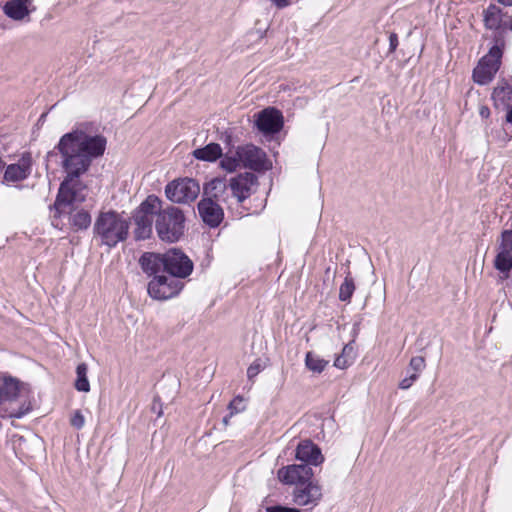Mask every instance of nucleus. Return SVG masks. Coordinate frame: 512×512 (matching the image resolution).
Segmentation results:
<instances>
[{"label":"nucleus","instance_id":"nucleus-1","mask_svg":"<svg viewBox=\"0 0 512 512\" xmlns=\"http://www.w3.org/2000/svg\"><path fill=\"white\" fill-rule=\"evenodd\" d=\"M107 146V139L102 134H91L81 126L61 136L55 149L62 158L61 167L66 172L61 181L53 205L54 218H60L63 208L85 201L81 192L87 188L81 180L93 161L102 157Z\"/></svg>","mask_w":512,"mask_h":512},{"label":"nucleus","instance_id":"nucleus-2","mask_svg":"<svg viewBox=\"0 0 512 512\" xmlns=\"http://www.w3.org/2000/svg\"><path fill=\"white\" fill-rule=\"evenodd\" d=\"M138 263L148 277L155 273H166L185 279L194 269L193 261L180 248H170L164 253L144 252Z\"/></svg>","mask_w":512,"mask_h":512},{"label":"nucleus","instance_id":"nucleus-3","mask_svg":"<svg viewBox=\"0 0 512 512\" xmlns=\"http://www.w3.org/2000/svg\"><path fill=\"white\" fill-rule=\"evenodd\" d=\"M130 224V218L115 210L100 211L93 225L94 238H100V245L114 248L127 240Z\"/></svg>","mask_w":512,"mask_h":512},{"label":"nucleus","instance_id":"nucleus-4","mask_svg":"<svg viewBox=\"0 0 512 512\" xmlns=\"http://www.w3.org/2000/svg\"><path fill=\"white\" fill-rule=\"evenodd\" d=\"M185 221V215L179 207L168 205L160 209L155 219L158 238L170 244L178 242L184 236Z\"/></svg>","mask_w":512,"mask_h":512},{"label":"nucleus","instance_id":"nucleus-5","mask_svg":"<svg viewBox=\"0 0 512 512\" xmlns=\"http://www.w3.org/2000/svg\"><path fill=\"white\" fill-rule=\"evenodd\" d=\"M494 44L488 53L484 55L473 69L472 78L478 85H487L495 77L502 64V57L505 48V39L502 35H494Z\"/></svg>","mask_w":512,"mask_h":512},{"label":"nucleus","instance_id":"nucleus-6","mask_svg":"<svg viewBox=\"0 0 512 512\" xmlns=\"http://www.w3.org/2000/svg\"><path fill=\"white\" fill-rule=\"evenodd\" d=\"M284 127L283 113L274 106L258 112V134L260 142H276L279 145L280 133Z\"/></svg>","mask_w":512,"mask_h":512},{"label":"nucleus","instance_id":"nucleus-7","mask_svg":"<svg viewBox=\"0 0 512 512\" xmlns=\"http://www.w3.org/2000/svg\"><path fill=\"white\" fill-rule=\"evenodd\" d=\"M147 285L148 295L155 300H168L177 296L184 288L182 278H177L166 273H155Z\"/></svg>","mask_w":512,"mask_h":512},{"label":"nucleus","instance_id":"nucleus-8","mask_svg":"<svg viewBox=\"0 0 512 512\" xmlns=\"http://www.w3.org/2000/svg\"><path fill=\"white\" fill-rule=\"evenodd\" d=\"M199 193L198 181L189 177L174 179L165 186L166 197L177 204H189L197 199Z\"/></svg>","mask_w":512,"mask_h":512},{"label":"nucleus","instance_id":"nucleus-9","mask_svg":"<svg viewBox=\"0 0 512 512\" xmlns=\"http://www.w3.org/2000/svg\"><path fill=\"white\" fill-rule=\"evenodd\" d=\"M322 496V487L313 478L300 483L292 491V501L294 504L298 506H311V509L319 504Z\"/></svg>","mask_w":512,"mask_h":512},{"label":"nucleus","instance_id":"nucleus-10","mask_svg":"<svg viewBox=\"0 0 512 512\" xmlns=\"http://www.w3.org/2000/svg\"><path fill=\"white\" fill-rule=\"evenodd\" d=\"M313 469L306 464H292L278 470L279 480L286 485H300V483L313 478Z\"/></svg>","mask_w":512,"mask_h":512},{"label":"nucleus","instance_id":"nucleus-11","mask_svg":"<svg viewBox=\"0 0 512 512\" xmlns=\"http://www.w3.org/2000/svg\"><path fill=\"white\" fill-rule=\"evenodd\" d=\"M32 170V156L30 152H24L18 163L5 165L2 183L20 182L27 179Z\"/></svg>","mask_w":512,"mask_h":512},{"label":"nucleus","instance_id":"nucleus-12","mask_svg":"<svg viewBox=\"0 0 512 512\" xmlns=\"http://www.w3.org/2000/svg\"><path fill=\"white\" fill-rule=\"evenodd\" d=\"M199 216L203 223L210 228H217L224 219V210L218 202L201 199L197 204Z\"/></svg>","mask_w":512,"mask_h":512},{"label":"nucleus","instance_id":"nucleus-13","mask_svg":"<svg viewBox=\"0 0 512 512\" xmlns=\"http://www.w3.org/2000/svg\"><path fill=\"white\" fill-rule=\"evenodd\" d=\"M295 458L311 467L318 466L324 462L321 449L310 439L301 440L295 449Z\"/></svg>","mask_w":512,"mask_h":512},{"label":"nucleus","instance_id":"nucleus-14","mask_svg":"<svg viewBox=\"0 0 512 512\" xmlns=\"http://www.w3.org/2000/svg\"><path fill=\"white\" fill-rule=\"evenodd\" d=\"M1 396L5 403L15 402L21 397L24 391H29V385L20 381L18 378L9 374H4L0 377Z\"/></svg>","mask_w":512,"mask_h":512},{"label":"nucleus","instance_id":"nucleus-15","mask_svg":"<svg viewBox=\"0 0 512 512\" xmlns=\"http://www.w3.org/2000/svg\"><path fill=\"white\" fill-rule=\"evenodd\" d=\"M256 183V175L253 172L238 174L230 179L229 187L232 195L242 203L249 197L250 187Z\"/></svg>","mask_w":512,"mask_h":512},{"label":"nucleus","instance_id":"nucleus-16","mask_svg":"<svg viewBox=\"0 0 512 512\" xmlns=\"http://www.w3.org/2000/svg\"><path fill=\"white\" fill-rule=\"evenodd\" d=\"M31 0H8L2 6L3 13L14 21H22L29 17Z\"/></svg>","mask_w":512,"mask_h":512},{"label":"nucleus","instance_id":"nucleus-17","mask_svg":"<svg viewBox=\"0 0 512 512\" xmlns=\"http://www.w3.org/2000/svg\"><path fill=\"white\" fill-rule=\"evenodd\" d=\"M228 189L225 177H214L203 185L202 199H210L211 201H225L224 194Z\"/></svg>","mask_w":512,"mask_h":512},{"label":"nucleus","instance_id":"nucleus-18","mask_svg":"<svg viewBox=\"0 0 512 512\" xmlns=\"http://www.w3.org/2000/svg\"><path fill=\"white\" fill-rule=\"evenodd\" d=\"M132 219L136 225L134 230L135 240L141 241L149 239L153 232V218L133 212Z\"/></svg>","mask_w":512,"mask_h":512},{"label":"nucleus","instance_id":"nucleus-19","mask_svg":"<svg viewBox=\"0 0 512 512\" xmlns=\"http://www.w3.org/2000/svg\"><path fill=\"white\" fill-rule=\"evenodd\" d=\"M234 153L240 166L256 172V146L253 144L238 146Z\"/></svg>","mask_w":512,"mask_h":512},{"label":"nucleus","instance_id":"nucleus-20","mask_svg":"<svg viewBox=\"0 0 512 512\" xmlns=\"http://www.w3.org/2000/svg\"><path fill=\"white\" fill-rule=\"evenodd\" d=\"M505 11L496 4H490L483 11L484 27L498 32Z\"/></svg>","mask_w":512,"mask_h":512},{"label":"nucleus","instance_id":"nucleus-21","mask_svg":"<svg viewBox=\"0 0 512 512\" xmlns=\"http://www.w3.org/2000/svg\"><path fill=\"white\" fill-rule=\"evenodd\" d=\"M192 155L200 161L215 162L223 156V150L220 144L211 142L204 147L195 149Z\"/></svg>","mask_w":512,"mask_h":512},{"label":"nucleus","instance_id":"nucleus-22","mask_svg":"<svg viewBox=\"0 0 512 512\" xmlns=\"http://www.w3.org/2000/svg\"><path fill=\"white\" fill-rule=\"evenodd\" d=\"M162 201L154 194L149 195L133 212L144 216H157L158 211L162 208Z\"/></svg>","mask_w":512,"mask_h":512},{"label":"nucleus","instance_id":"nucleus-23","mask_svg":"<svg viewBox=\"0 0 512 512\" xmlns=\"http://www.w3.org/2000/svg\"><path fill=\"white\" fill-rule=\"evenodd\" d=\"M493 264L494 268L502 274V279L508 278L512 270V253L498 251Z\"/></svg>","mask_w":512,"mask_h":512},{"label":"nucleus","instance_id":"nucleus-24","mask_svg":"<svg viewBox=\"0 0 512 512\" xmlns=\"http://www.w3.org/2000/svg\"><path fill=\"white\" fill-rule=\"evenodd\" d=\"M88 366L86 363H80L76 367V380L74 387L79 392H89L90 383L87 377Z\"/></svg>","mask_w":512,"mask_h":512},{"label":"nucleus","instance_id":"nucleus-25","mask_svg":"<svg viewBox=\"0 0 512 512\" xmlns=\"http://www.w3.org/2000/svg\"><path fill=\"white\" fill-rule=\"evenodd\" d=\"M328 364L329 361L319 357L312 351H308L305 355V366L314 373L323 372Z\"/></svg>","mask_w":512,"mask_h":512},{"label":"nucleus","instance_id":"nucleus-26","mask_svg":"<svg viewBox=\"0 0 512 512\" xmlns=\"http://www.w3.org/2000/svg\"><path fill=\"white\" fill-rule=\"evenodd\" d=\"M355 289L356 286L354 279L352 278L350 271H348L339 288V300L345 303H350Z\"/></svg>","mask_w":512,"mask_h":512},{"label":"nucleus","instance_id":"nucleus-27","mask_svg":"<svg viewBox=\"0 0 512 512\" xmlns=\"http://www.w3.org/2000/svg\"><path fill=\"white\" fill-rule=\"evenodd\" d=\"M72 226L76 230H86L91 225V215L87 210L81 209L72 215Z\"/></svg>","mask_w":512,"mask_h":512},{"label":"nucleus","instance_id":"nucleus-28","mask_svg":"<svg viewBox=\"0 0 512 512\" xmlns=\"http://www.w3.org/2000/svg\"><path fill=\"white\" fill-rule=\"evenodd\" d=\"M220 159V167L229 173L236 171V169L240 167L237 157L231 149L223 154Z\"/></svg>","mask_w":512,"mask_h":512},{"label":"nucleus","instance_id":"nucleus-29","mask_svg":"<svg viewBox=\"0 0 512 512\" xmlns=\"http://www.w3.org/2000/svg\"><path fill=\"white\" fill-rule=\"evenodd\" d=\"M492 98L495 101L499 100L502 103L509 101L512 98V87L508 83L498 85L493 90Z\"/></svg>","mask_w":512,"mask_h":512},{"label":"nucleus","instance_id":"nucleus-30","mask_svg":"<svg viewBox=\"0 0 512 512\" xmlns=\"http://www.w3.org/2000/svg\"><path fill=\"white\" fill-rule=\"evenodd\" d=\"M32 410V406L30 402H23L18 408H12L8 410L4 408L3 411L7 414L9 418L20 419L27 413Z\"/></svg>","mask_w":512,"mask_h":512},{"label":"nucleus","instance_id":"nucleus-31","mask_svg":"<svg viewBox=\"0 0 512 512\" xmlns=\"http://www.w3.org/2000/svg\"><path fill=\"white\" fill-rule=\"evenodd\" d=\"M498 251L512 253V229H505L501 232Z\"/></svg>","mask_w":512,"mask_h":512},{"label":"nucleus","instance_id":"nucleus-32","mask_svg":"<svg viewBox=\"0 0 512 512\" xmlns=\"http://www.w3.org/2000/svg\"><path fill=\"white\" fill-rule=\"evenodd\" d=\"M270 169H272V161L267 157L266 152L258 147V179Z\"/></svg>","mask_w":512,"mask_h":512},{"label":"nucleus","instance_id":"nucleus-33","mask_svg":"<svg viewBox=\"0 0 512 512\" xmlns=\"http://www.w3.org/2000/svg\"><path fill=\"white\" fill-rule=\"evenodd\" d=\"M426 367V362H425V358L423 356H415V357H412L410 362H409V366L407 368V372L409 373L410 371L420 375L421 372L425 369Z\"/></svg>","mask_w":512,"mask_h":512},{"label":"nucleus","instance_id":"nucleus-34","mask_svg":"<svg viewBox=\"0 0 512 512\" xmlns=\"http://www.w3.org/2000/svg\"><path fill=\"white\" fill-rule=\"evenodd\" d=\"M506 31L512 32V15H510L507 11H505L500 28L498 32L495 33V35H502L504 37V34Z\"/></svg>","mask_w":512,"mask_h":512},{"label":"nucleus","instance_id":"nucleus-35","mask_svg":"<svg viewBox=\"0 0 512 512\" xmlns=\"http://www.w3.org/2000/svg\"><path fill=\"white\" fill-rule=\"evenodd\" d=\"M419 376L420 375L412 371H410L409 373L407 372L406 377L400 381L398 387L402 390L409 389L419 379Z\"/></svg>","mask_w":512,"mask_h":512},{"label":"nucleus","instance_id":"nucleus-36","mask_svg":"<svg viewBox=\"0 0 512 512\" xmlns=\"http://www.w3.org/2000/svg\"><path fill=\"white\" fill-rule=\"evenodd\" d=\"M244 402L245 399L242 396L238 395L229 403L228 408L231 411H233V413L241 412L245 409Z\"/></svg>","mask_w":512,"mask_h":512},{"label":"nucleus","instance_id":"nucleus-37","mask_svg":"<svg viewBox=\"0 0 512 512\" xmlns=\"http://www.w3.org/2000/svg\"><path fill=\"white\" fill-rule=\"evenodd\" d=\"M353 363V357L347 358L345 355H338L334 360V366L339 369H346Z\"/></svg>","mask_w":512,"mask_h":512},{"label":"nucleus","instance_id":"nucleus-38","mask_svg":"<svg viewBox=\"0 0 512 512\" xmlns=\"http://www.w3.org/2000/svg\"><path fill=\"white\" fill-rule=\"evenodd\" d=\"M84 416L80 410H76L70 419V424L76 429H81L84 426Z\"/></svg>","mask_w":512,"mask_h":512},{"label":"nucleus","instance_id":"nucleus-39","mask_svg":"<svg viewBox=\"0 0 512 512\" xmlns=\"http://www.w3.org/2000/svg\"><path fill=\"white\" fill-rule=\"evenodd\" d=\"M266 512H302V510L295 507L283 506L280 504L267 506Z\"/></svg>","mask_w":512,"mask_h":512},{"label":"nucleus","instance_id":"nucleus-40","mask_svg":"<svg viewBox=\"0 0 512 512\" xmlns=\"http://www.w3.org/2000/svg\"><path fill=\"white\" fill-rule=\"evenodd\" d=\"M399 45L398 35L395 32L389 34V49L387 55L394 53Z\"/></svg>","mask_w":512,"mask_h":512},{"label":"nucleus","instance_id":"nucleus-41","mask_svg":"<svg viewBox=\"0 0 512 512\" xmlns=\"http://www.w3.org/2000/svg\"><path fill=\"white\" fill-rule=\"evenodd\" d=\"M162 403L159 396H155L151 405V411L157 414V417L163 415Z\"/></svg>","mask_w":512,"mask_h":512},{"label":"nucleus","instance_id":"nucleus-42","mask_svg":"<svg viewBox=\"0 0 512 512\" xmlns=\"http://www.w3.org/2000/svg\"><path fill=\"white\" fill-rule=\"evenodd\" d=\"M277 9H284L298 0H269Z\"/></svg>","mask_w":512,"mask_h":512},{"label":"nucleus","instance_id":"nucleus-43","mask_svg":"<svg viewBox=\"0 0 512 512\" xmlns=\"http://www.w3.org/2000/svg\"><path fill=\"white\" fill-rule=\"evenodd\" d=\"M220 140H222L225 145H226V148L229 149H233L234 147V144H233V138H232V135L229 134L228 132H225L221 137H220Z\"/></svg>","mask_w":512,"mask_h":512},{"label":"nucleus","instance_id":"nucleus-44","mask_svg":"<svg viewBox=\"0 0 512 512\" xmlns=\"http://www.w3.org/2000/svg\"><path fill=\"white\" fill-rule=\"evenodd\" d=\"M247 377L249 381L253 383V379L256 377V361L252 362L247 369Z\"/></svg>","mask_w":512,"mask_h":512},{"label":"nucleus","instance_id":"nucleus-45","mask_svg":"<svg viewBox=\"0 0 512 512\" xmlns=\"http://www.w3.org/2000/svg\"><path fill=\"white\" fill-rule=\"evenodd\" d=\"M342 355H345L347 358L353 357V347L350 344H347L342 349Z\"/></svg>","mask_w":512,"mask_h":512},{"label":"nucleus","instance_id":"nucleus-46","mask_svg":"<svg viewBox=\"0 0 512 512\" xmlns=\"http://www.w3.org/2000/svg\"><path fill=\"white\" fill-rule=\"evenodd\" d=\"M479 114L482 118H488L490 116V109L487 106H481Z\"/></svg>","mask_w":512,"mask_h":512},{"label":"nucleus","instance_id":"nucleus-47","mask_svg":"<svg viewBox=\"0 0 512 512\" xmlns=\"http://www.w3.org/2000/svg\"><path fill=\"white\" fill-rule=\"evenodd\" d=\"M249 121L252 124L253 130L256 129V113L249 115Z\"/></svg>","mask_w":512,"mask_h":512},{"label":"nucleus","instance_id":"nucleus-48","mask_svg":"<svg viewBox=\"0 0 512 512\" xmlns=\"http://www.w3.org/2000/svg\"><path fill=\"white\" fill-rule=\"evenodd\" d=\"M500 4L506 7L512 6V0H497Z\"/></svg>","mask_w":512,"mask_h":512},{"label":"nucleus","instance_id":"nucleus-49","mask_svg":"<svg viewBox=\"0 0 512 512\" xmlns=\"http://www.w3.org/2000/svg\"><path fill=\"white\" fill-rule=\"evenodd\" d=\"M232 415H233V411H231L229 415H226V416L223 418L222 422H223V424H224V425H228L229 419H230V417H231Z\"/></svg>","mask_w":512,"mask_h":512},{"label":"nucleus","instance_id":"nucleus-50","mask_svg":"<svg viewBox=\"0 0 512 512\" xmlns=\"http://www.w3.org/2000/svg\"><path fill=\"white\" fill-rule=\"evenodd\" d=\"M271 184H272V179L269 178V185L271 186Z\"/></svg>","mask_w":512,"mask_h":512},{"label":"nucleus","instance_id":"nucleus-51","mask_svg":"<svg viewBox=\"0 0 512 512\" xmlns=\"http://www.w3.org/2000/svg\"><path fill=\"white\" fill-rule=\"evenodd\" d=\"M258 367V373L260 372V364H257Z\"/></svg>","mask_w":512,"mask_h":512}]
</instances>
